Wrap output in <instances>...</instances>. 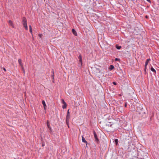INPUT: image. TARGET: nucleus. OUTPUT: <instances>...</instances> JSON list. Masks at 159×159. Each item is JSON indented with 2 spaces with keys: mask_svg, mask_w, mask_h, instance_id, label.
<instances>
[{
  "mask_svg": "<svg viewBox=\"0 0 159 159\" xmlns=\"http://www.w3.org/2000/svg\"><path fill=\"white\" fill-rule=\"evenodd\" d=\"M53 79V80H52V82L53 83H54V79Z\"/></svg>",
  "mask_w": 159,
  "mask_h": 159,
  "instance_id": "2f4dec72",
  "label": "nucleus"
},
{
  "mask_svg": "<svg viewBox=\"0 0 159 159\" xmlns=\"http://www.w3.org/2000/svg\"><path fill=\"white\" fill-rule=\"evenodd\" d=\"M30 32L31 33V35H32V36H33V34H32V29L30 30Z\"/></svg>",
  "mask_w": 159,
  "mask_h": 159,
  "instance_id": "aec40b11",
  "label": "nucleus"
},
{
  "mask_svg": "<svg viewBox=\"0 0 159 159\" xmlns=\"http://www.w3.org/2000/svg\"><path fill=\"white\" fill-rule=\"evenodd\" d=\"M151 60V59L149 58V59H147L146 62H145V66H147L149 62V61Z\"/></svg>",
  "mask_w": 159,
  "mask_h": 159,
  "instance_id": "1a4fd4ad",
  "label": "nucleus"
},
{
  "mask_svg": "<svg viewBox=\"0 0 159 159\" xmlns=\"http://www.w3.org/2000/svg\"><path fill=\"white\" fill-rule=\"evenodd\" d=\"M116 48L118 49H120L121 48V46H119L117 45H116Z\"/></svg>",
  "mask_w": 159,
  "mask_h": 159,
  "instance_id": "f3484780",
  "label": "nucleus"
},
{
  "mask_svg": "<svg viewBox=\"0 0 159 159\" xmlns=\"http://www.w3.org/2000/svg\"><path fill=\"white\" fill-rule=\"evenodd\" d=\"M113 84L115 85H116L117 84L116 83L114 82H113Z\"/></svg>",
  "mask_w": 159,
  "mask_h": 159,
  "instance_id": "5701e85b",
  "label": "nucleus"
},
{
  "mask_svg": "<svg viewBox=\"0 0 159 159\" xmlns=\"http://www.w3.org/2000/svg\"><path fill=\"white\" fill-rule=\"evenodd\" d=\"M61 102L63 104V105L62 106V108L63 109L66 108L67 107V104L66 102L64 101L63 99H61Z\"/></svg>",
  "mask_w": 159,
  "mask_h": 159,
  "instance_id": "f03ea898",
  "label": "nucleus"
},
{
  "mask_svg": "<svg viewBox=\"0 0 159 159\" xmlns=\"http://www.w3.org/2000/svg\"><path fill=\"white\" fill-rule=\"evenodd\" d=\"M145 18H148V16H145Z\"/></svg>",
  "mask_w": 159,
  "mask_h": 159,
  "instance_id": "473e14b6",
  "label": "nucleus"
},
{
  "mask_svg": "<svg viewBox=\"0 0 159 159\" xmlns=\"http://www.w3.org/2000/svg\"><path fill=\"white\" fill-rule=\"evenodd\" d=\"M49 129L50 130V132H52V130L51 127V129H50V128H49Z\"/></svg>",
  "mask_w": 159,
  "mask_h": 159,
  "instance_id": "c756f323",
  "label": "nucleus"
},
{
  "mask_svg": "<svg viewBox=\"0 0 159 159\" xmlns=\"http://www.w3.org/2000/svg\"><path fill=\"white\" fill-rule=\"evenodd\" d=\"M115 143H116V145H117L118 143V140L117 139H116L115 140Z\"/></svg>",
  "mask_w": 159,
  "mask_h": 159,
  "instance_id": "a211bd4d",
  "label": "nucleus"
},
{
  "mask_svg": "<svg viewBox=\"0 0 159 159\" xmlns=\"http://www.w3.org/2000/svg\"><path fill=\"white\" fill-rule=\"evenodd\" d=\"M3 70L5 71H6V69L5 68H3Z\"/></svg>",
  "mask_w": 159,
  "mask_h": 159,
  "instance_id": "7c9ffc66",
  "label": "nucleus"
},
{
  "mask_svg": "<svg viewBox=\"0 0 159 159\" xmlns=\"http://www.w3.org/2000/svg\"><path fill=\"white\" fill-rule=\"evenodd\" d=\"M42 146H44V145H43V144Z\"/></svg>",
  "mask_w": 159,
  "mask_h": 159,
  "instance_id": "72a5a7b5",
  "label": "nucleus"
},
{
  "mask_svg": "<svg viewBox=\"0 0 159 159\" xmlns=\"http://www.w3.org/2000/svg\"><path fill=\"white\" fill-rule=\"evenodd\" d=\"M8 23L9 25L11 26L13 28H14V25L12 22L11 20L8 21Z\"/></svg>",
  "mask_w": 159,
  "mask_h": 159,
  "instance_id": "0eeeda50",
  "label": "nucleus"
},
{
  "mask_svg": "<svg viewBox=\"0 0 159 159\" xmlns=\"http://www.w3.org/2000/svg\"><path fill=\"white\" fill-rule=\"evenodd\" d=\"M72 32L73 34L75 35V36H77V34L76 32V31H75V30L74 29H72Z\"/></svg>",
  "mask_w": 159,
  "mask_h": 159,
  "instance_id": "9b49d317",
  "label": "nucleus"
},
{
  "mask_svg": "<svg viewBox=\"0 0 159 159\" xmlns=\"http://www.w3.org/2000/svg\"><path fill=\"white\" fill-rule=\"evenodd\" d=\"M82 142L86 143V145H87V142L85 140V138L83 137V136H82Z\"/></svg>",
  "mask_w": 159,
  "mask_h": 159,
  "instance_id": "9d476101",
  "label": "nucleus"
},
{
  "mask_svg": "<svg viewBox=\"0 0 159 159\" xmlns=\"http://www.w3.org/2000/svg\"><path fill=\"white\" fill-rule=\"evenodd\" d=\"M18 62L21 66H22L23 65V64L22 62V60L20 59H19L18 60Z\"/></svg>",
  "mask_w": 159,
  "mask_h": 159,
  "instance_id": "423d86ee",
  "label": "nucleus"
},
{
  "mask_svg": "<svg viewBox=\"0 0 159 159\" xmlns=\"http://www.w3.org/2000/svg\"><path fill=\"white\" fill-rule=\"evenodd\" d=\"M29 27L30 30L32 29V27H31V25H29Z\"/></svg>",
  "mask_w": 159,
  "mask_h": 159,
  "instance_id": "a878e982",
  "label": "nucleus"
},
{
  "mask_svg": "<svg viewBox=\"0 0 159 159\" xmlns=\"http://www.w3.org/2000/svg\"><path fill=\"white\" fill-rule=\"evenodd\" d=\"M115 60L116 61H120V59L119 58H115Z\"/></svg>",
  "mask_w": 159,
  "mask_h": 159,
  "instance_id": "412c9836",
  "label": "nucleus"
},
{
  "mask_svg": "<svg viewBox=\"0 0 159 159\" xmlns=\"http://www.w3.org/2000/svg\"><path fill=\"white\" fill-rule=\"evenodd\" d=\"M21 67L22 70H23V69H24V67H23V65L22 66H21Z\"/></svg>",
  "mask_w": 159,
  "mask_h": 159,
  "instance_id": "393cba45",
  "label": "nucleus"
},
{
  "mask_svg": "<svg viewBox=\"0 0 159 159\" xmlns=\"http://www.w3.org/2000/svg\"><path fill=\"white\" fill-rule=\"evenodd\" d=\"M112 125V124H107V126H108L110 127H111Z\"/></svg>",
  "mask_w": 159,
  "mask_h": 159,
  "instance_id": "6ab92c4d",
  "label": "nucleus"
},
{
  "mask_svg": "<svg viewBox=\"0 0 159 159\" xmlns=\"http://www.w3.org/2000/svg\"><path fill=\"white\" fill-rule=\"evenodd\" d=\"M68 1H69V0H67Z\"/></svg>",
  "mask_w": 159,
  "mask_h": 159,
  "instance_id": "f704fd0d",
  "label": "nucleus"
},
{
  "mask_svg": "<svg viewBox=\"0 0 159 159\" xmlns=\"http://www.w3.org/2000/svg\"><path fill=\"white\" fill-rule=\"evenodd\" d=\"M70 113L69 112V109H68L67 111V114L66 116V124L69 127V120L70 118Z\"/></svg>",
  "mask_w": 159,
  "mask_h": 159,
  "instance_id": "f257e3e1",
  "label": "nucleus"
},
{
  "mask_svg": "<svg viewBox=\"0 0 159 159\" xmlns=\"http://www.w3.org/2000/svg\"><path fill=\"white\" fill-rule=\"evenodd\" d=\"M114 66L112 65L110 66V67L109 68V69L111 70H113L114 68Z\"/></svg>",
  "mask_w": 159,
  "mask_h": 159,
  "instance_id": "4468645a",
  "label": "nucleus"
},
{
  "mask_svg": "<svg viewBox=\"0 0 159 159\" xmlns=\"http://www.w3.org/2000/svg\"><path fill=\"white\" fill-rule=\"evenodd\" d=\"M46 123H47V126L48 128L51 129V126H50V124H49L48 120H47V121Z\"/></svg>",
  "mask_w": 159,
  "mask_h": 159,
  "instance_id": "f8f14e48",
  "label": "nucleus"
},
{
  "mask_svg": "<svg viewBox=\"0 0 159 159\" xmlns=\"http://www.w3.org/2000/svg\"><path fill=\"white\" fill-rule=\"evenodd\" d=\"M78 59H79V62L80 63L81 66H82V57L81 54H80L78 57Z\"/></svg>",
  "mask_w": 159,
  "mask_h": 159,
  "instance_id": "39448f33",
  "label": "nucleus"
},
{
  "mask_svg": "<svg viewBox=\"0 0 159 159\" xmlns=\"http://www.w3.org/2000/svg\"><path fill=\"white\" fill-rule=\"evenodd\" d=\"M52 74L51 75V76L52 77V79H54V70H52Z\"/></svg>",
  "mask_w": 159,
  "mask_h": 159,
  "instance_id": "2eb2a0df",
  "label": "nucleus"
},
{
  "mask_svg": "<svg viewBox=\"0 0 159 159\" xmlns=\"http://www.w3.org/2000/svg\"><path fill=\"white\" fill-rule=\"evenodd\" d=\"M147 66H145H145H144V70H145V71H146V69H147Z\"/></svg>",
  "mask_w": 159,
  "mask_h": 159,
  "instance_id": "4be33fe9",
  "label": "nucleus"
},
{
  "mask_svg": "<svg viewBox=\"0 0 159 159\" xmlns=\"http://www.w3.org/2000/svg\"><path fill=\"white\" fill-rule=\"evenodd\" d=\"M127 106V102H126L125 104V107H126Z\"/></svg>",
  "mask_w": 159,
  "mask_h": 159,
  "instance_id": "b1692460",
  "label": "nucleus"
},
{
  "mask_svg": "<svg viewBox=\"0 0 159 159\" xmlns=\"http://www.w3.org/2000/svg\"><path fill=\"white\" fill-rule=\"evenodd\" d=\"M148 2H149V3H151V1L150 0H146Z\"/></svg>",
  "mask_w": 159,
  "mask_h": 159,
  "instance_id": "bb28decb",
  "label": "nucleus"
},
{
  "mask_svg": "<svg viewBox=\"0 0 159 159\" xmlns=\"http://www.w3.org/2000/svg\"><path fill=\"white\" fill-rule=\"evenodd\" d=\"M150 69L152 71L154 72L155 74H156V72L155 70L153 67L152 66L151 67Z\"/></svg>",
  "mask_w": 159,
  "mask_h": 159,
  "instance_id": "ddd939ff",
  "label": "nucleus"
},
{
  "mask_svg": "<svg viewBox=\"0 0 159 159\" xmlns=\"http://www.w3.org/2000/svg\"><path fill=\"white\" fill-rule=\"evenodd\" d=\"M22 71H23V72L24 73V74H25V70L24 69H23V70H22Z\"/></svg>",
  "mask_w": 159,
  "mask_h": 159,
  "instance_id": "c85d7f7f",
  "label": "nucleus"
},
{
  "mask_svg": "<svg viewBox=\"0 0 159 159\" xmlns=\"http://www.w3.org/2000/svg\"><path fill=\"white\" fill-rule=\"evenodd\" d=\"M42 34H39V36L41 38V36H42Z\"/></svg>",
  "mask_w": 159,
  "mask_h": 159,
  "instance_id": "cd10ccee",
  "label": "nucleus"
},
{
  "mask_svg": "<svg viewBox=\"0 0 159 159\" xmlns=\"http://www.w3.org/2000/svg\"><path fill=\"white\" fill-rule=\"evenodd\" d=\"M22 22L23 25L27 24V19L25 17H23Z\"/></svg>",
  "mask_w": 159,
  "mask_h": 159,
  "instance_id": "20e7f679",
  "label": "nucleus"
},
{
  "mask_svg": "<svg viewBox=\"0 0 159 159\" xmlns=\"http://www.w3.org/2000/svg\"><path fill=\"white\" fill-rule=\"evenodd\" d=\"M24 27L25 28V29L26 30H27L28 29V28L27 25V24L23 25Z\"/></svg>",
  "mask_w": 159,
  "mask_h": 159,
  "instance_id": "dca6fc26",
  "label": "nucleus"
},
{
  "mask_svg": "<svg viewBox=\"0 0 159 159\" xmlns=\"http://www.w3.org/2000/svg\"><path fill=\"white\" fill-rule=\"evenodd\" d=\"M93 134L94 135V138L95 141L96 142H97V143H98V142H99V139L98 138L97 135V134L96 133V132L95 131H93Z\"/></svg>",
  "mask_w": 159,
  "mask_h": 159,
  "instance_id": "7ed1b4c3",
  "label": "nucleus"
},
{
  "mask_svg": "<svg viewBox=\"0 0 159 159\" xmlns=\"http://www.w3.org/2000/svg\"><path fill=\"white\" fill-rule=\"evenodd\" d=\"M42 104L43 105L44 109L45 110L46 109V105L45 104V102L44 100H43L42 101Z\"/></svg>",
  "mask_w": 159,
  "mask_h": 159,
  "instance_id": "6e6552de",
  "label": "nucleus"
}]
</instances>
